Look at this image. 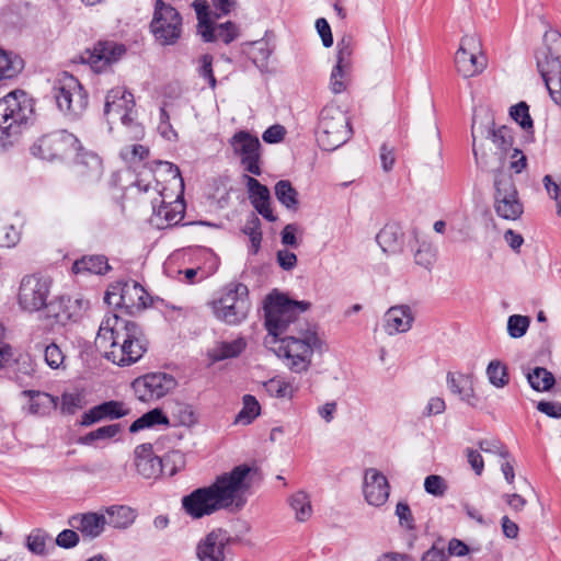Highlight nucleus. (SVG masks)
<instances>
[{
    "instance_id": "obj_10",
    "label": "nucleus",
    "mask_w": 561,
    "mask_h": 561,
    "mask_svg": "<svg viewBox=\"0 0 561 561\" xmlns=\"http://www.w3.org/2000/svg\"><path fill=\"white\" fill-rule=\"evenodd\" d=\"M53 96L58 108L70 118L79 117L88 105V95L72 75L59 73L53 82Z\"/></svg>"
},
{
    "instance_id": "obj_1",
    "label": "nucleus",
    "mask_w": 561,
    "mask_h": 561,
    "mask_svg": "<svg viewBox=\"0 0 561 561\" xmlns=\"http://www.w3.org/2000/svg\"><path fill=\"white\" fill-rule=\"evenodd\" d=\"M256 469L249 465L236 466L216 478L208 486L198 488L182 497V508L193 519L209 516L234 506L241 508L252 488Z\"/></svg>"
},
{
    "instance_id": "obj_37",
    "label": "nucleus",
    "mask_w": 561,
    "mask_h": 561,
    "mask_svg": "<svg viewBox=\"0 0 561 561\" xmlns=\"http://www.w3.org/2000/svg\"><path fill=\"white\" fill-rule=\"evenodd\" d=\"M106 514L108 516L106 524L119 529L128 528L134 524L137 516L133 508L125 505L111 506L106 508Z\"/></svg>"
},
{
    "instance_id": "obj_14",
    "label": "nucleus",
    "mask_w": 561,
    "mask_h": 561,
    "mask_svg": "<svg viewBox=\"0 0 561 561\" xmlns=\"http://www.w3.org/2000/svg\"><path fill=\"white\" fill-rule=\"evenodd\" d=\"M51 282L48 277L37 274L26 275L22 278L18 293L19 306L27 312L48 310L47 302L50 294Z\"/></svg>"
},
{
    "instance_id": "obj_32",
    "label": "nucleus",
    "mask_w": 561,
    "mask_h": 561,
    "mask_svg": "<svg viewBox=\"0 0 561 561\" xmlns=\"http://www.w3.org/2000/svg\"><path fill=\"white\" fill-rule=\"evenodd\" d=\"M21 394L28 398V403L24 409L30 415L44 417L49 415L51 411L56 410L58 407V397H54L47 392L24 390Z\"/></svg>"
},
{
    "instance_id": "obj_5",
    "label": "nucleus",
    "mask_w": 561,
    "mask_h": 561,
    "mask_svg": "<svg viewBox=\"0 0 561 561\" xmlns=\"http://www.w3.org/2000/svg\"><path fill=\"white\" fill-rule=\"evenodd\" d=\"M561 34L549 30L543 35V45L536 54L537 68L551 100L561 105Z\"/></svg>"
},
{
    "instance_id": "obj_52",
    "label": "nucleus",
    "mask_w": 561,
    "mask_h": 561,
    "mask_svg": "<svg viewBox=\"0 0 561 561\" xmlns=\"http://www.w3.org/2000/svg\"><path fill=\"white\" fill-rule=\"evenodd\" d=\"M184 455L179 450L169 451L161 458L162 473L169 477L174 476L181 468L184 467Z\"/></svg>"
},
{
    "instance_id": "obj_48",
    "label": "nucleus",
    "mask_w": 561,
    "mask_h": 561,
    "mask_svg": "<svg viewBox=\"0 0 561 561\" xmlns=\"http://www.w3.org/2000/svg\"><path fill=\"white\" fill-rule=\"evenodd\" d=\"M485 373L489 382L496 388H504L510 382L507 367L500 360H491Z\"/></svg>"
},
{
    "instance_id": "obj_9",
    "label": "nucleus",
    "mask_w": 561,
    "mask_h": 561,
    "mask_svg": "<svg viewBox=\"0 0 561 561\" xmlns=\"http://www.w3.org/2000/svg\"><path fill=\"white\" fill-rule=\"evenodd\" d=\"M352 135L350 118L339 105H325L318 119L317 141L323 150H335Z\"/></svg>"
},
{
    "instance_id": "obj_19",
    "label": "nucleus",
    "mask_w": 561,
    "mask_h": 561,
    "mask_svg": "<svg viewBox=\"0 0 561 561\" xmlns=\"http://www.w3.org/2000/svg\"><path fill=\"white\" fill-rule=\"evenodd\" d=\"M230 145L233 152L240 157L244 170L251 174L260 175L261 144L259 138L249 131L241 130L232 136Z\"/></svg>"
},
{
    "instance_id": "obj_22",
    "label": "nucleus",
    "mask_w": 561,
    "mask_h": 561,
    "mask_svg": "<svg viewBox=\"0 0 561 561\" xmlns=\"http://www.w3.org/2000/svg\"><path fill=\"white\" fill-rule=\"evenodd\" d=\"M362 489L366 503L374 507L386 504L390 495L388 479L376 468L365 470Z\"/></svg>"
},
{
    "instance_id": "obj_40",
    "label": "nucleus",
    "mask_w": 561,
    "mask_h": 561,
    "mask_svg": "<svg viewBox=\"0 0 561 561\" xmlns=\"http://www.w3.org/2000/svg\"><path fill=\"white\" fill-rule=\"evenodd\" d=\"M529 386L538 392L549 391L556 383L554 376L545 367H535L526 375Z\"/></svg>"
},
{
    "instance_id": "obj_60",
    "label": "nucleus",
    "mask_w": 561,
    "mask_h": 561,
    "mask_svg": "<svg viewBox=\"0 0 561 561\" xmlns=\"http://www.w3.org/2000/svg\"><path fill=\"white\" fill-rule=\"evenodd\" d=\"M510 114L523 129L533 128V119L529 115L528 105L525 102H520L517 105L512 106Z\"/></svg>"
},
{
    "instance_id": "obj_20",
    "label": "nucleus",
    "mask_w": 561,
    "mask_h": 561,
    "mask_svg": "<svg viewBox=\"0 0 561 561\" xmlns=\"http://www.w3.org/2000/svg\"><path fill=\"white\" fill-rule=\"evenodd\" d=\"M118 296V300L115 302L121 308L126 309L129 314H134L147 308L150 304V296L146 289L135 280L125 282L118 293L107 291L105 300L111 305L112 297Z\"/></svg>"
},
{
    "instance_id": "obj_11",
    "label": "nucleus",
    "mask_w": 561,
    "mask_h": 561,
    "mask_svg": "<svg viewBox=\"0 0 561 561\" xmlns=\"http://www.w3.org/2000/svg\"><path fill=\"white\" fill-rule=\"evenodd\" d=\"M150 32L156 42L162 46L176 44L183 32L180 12L163 0H156Z\"/></svg>"
},
{
    "instance_id": "obj_49",
    "label": "nucleus",
    "mask_w": 561,
    "mask_h": 561,
    "mask_svg": "<svg viewBox=\"0 0 561 561\" xmlns=\"http://www.w3.org/2000/svg\"><path fill=\"white\" fill-rule=\"evenodd\" d=\"M351 70L352 68H346L335 64L331 71L329 83V88L332 93L340 94L346 90L350 82Z\"/></svg>"
},
{
    "instance_id": "obj_7",
    "label": "nucleus",
    "mask_w": 561,
    "mask_h": 561,
    "mask_svg": "<svg viewBox=\"0 0 561 561\" xmlns=\"http://www.w3.org/2000/svg\"><path fill=\"white\" fill-rule=\"evenodd\" d=\"M33 115L32 100L23 91H13L0 99V151L9 138L16 136L21 126Z\"/></svg>"
},
{
    "instance_id": "obj_50",
    "label": "nucleus",
    "mask_w": 561,
    "mask_h": 561,
    "mask_svg": "<svg viewBox=\"0 0 561 561\" xmlns=\"http://www.w3.org/2000/svg\"><path fill=\"white\" fill-rule=\"evenodd\" d=\"M355 43L351 35H344L336 45V65L352 68Z\"/></svg>"
},
{
    "instance_id": "obj_38",
    "label": "nucleus",
    "mask_w": 561,
    "mask_h": 561,
    "mask_svg": "<svg viewBox=\"0 0 561 561\" xmlns=\"http://www.w3.org/2000/svg\"><path fill=\"white\" fill-rule=\"evenodd\" d=\"M245 347L243 339L218 342L210 351L209 357L213 362H219L238 356Z\"/></svg>"
},
{
    "instance_id": "obj_61",
    "label": "nucleus",
    "mask_w": 561,
    "mask_h": 561,
    "mask_svg": "<svg viewBox=\"0 0 561 561\" xmlns=\"http://www.w3.org/2000/svg\"><path fill=\"white\" fill-rule=\"evenodd\" d=\"M82 408V397L77 392H65L61 396L60 410L64 414H75Z\"/></svg>"
},
{
    "instance_id": "obj_63",
    "label": "nucleus",
    "mask_w": 561,
    "mask_h": 561,
    "mask_svg": "<svg viewBox=\"0 0 561 561\" xmlns=\"http://www.w3.org/2000/svg\"><path fill=\"white\" fill-rule=\"evenodd\" d=\"M396 516L401 527L412 530L414 529V518L411 508L407 502H399L396 506Z\"/></svg>"
},
{
    "instance_id": "obj_23",
    "label": "nucleus",
    "mask_w": 561,
    "mask_h": 561,
    "mask_svg": "<svg viewBox=\"0 0 561 561\" xmlns=\"http://www.w3.org/2000/svg\"><path fill=\"white\" fill-rule=\"evenodd\" d=\"M89 308V301L83 298L61 297L50 301L47 317L54 318L55 322L65 325L70 321H78Z\"/></svg>"
},
{
    "instance_id": "obj_44",
    "label": "nucleus",
    "mask_w": 561,
    "mask_h": 561,
    "mask_svg": "<svg viewBox=\"0 0 561 561\" xmlns=\"http://www.w3.org/2000/svg\"><path fill=\"white\" fill-rule=\"evenodd\" d=\"M23 68V61L15 55L0 49V80L16 76Z\"/></svg>"
},
{
    "instance_id": "obj_17",
    "label": "nucleus",
    "mask_w": 561,
    "mask_h": 561,
    "mask_svg": "<svg viewBox=\"0 0 561 561\" xmlns=\"http://www.w3.org/2000/svg\"><path fill=\"white\" fill-rule=\"evenodd\" d=\"M131 387L138 400L151 402L171 392L176 387V380L165 373H151L136 378Z\"/></svg>"
},
{
    "instance_id": "obj_56",
    "label": "nucleus",
    "mask_w": 561,
    "mask_h": 561,
    "mask_svg": "<svg viewBox=\"0 0 561 561\" xmlns=\"http://www.w3.org/2000/svg\"><path fill=\"white\" fill-rule=\"evenodd\" d=\"M47 539L48 535L45 531L35 529L26 537V547L32 553L43 556L46 552Z\"/></svg>"
},
{
    "instance_id": "obj_28",
    "label": "nucleus",
    "mask_w": 561,
    "mask_h": 561,
    "mask_svg": "<svg viewBox=\"0 0 561 561\" xmlns=\"http://www.w3.org/2000/svg\"><path fill=\"white\" fill-rule=\"evenodd\" d=\"M137 472L146 479L157 478L162 473L161 458L156 456L151 444H141L135 448Z\"/></svg>"
},
{
    "instance_id": "obj_51",
    "label": "nucleus",
    "mask_w": 561,
    "mask_h": 561,
    "mask_svg": "<svg viewBox=\"0 0 561 561\" xmlns=\"http://www.w3.org/2000/svg\"><path fill=\"white\" fill-rule=\"evenodd\" d=\"M119 431L121 427L118 424L105 425L88 433L85 436L81 437L79 442L83 445H90L95 440L111 439L115 437Z\"/></svg>"
},
{
    "instance_id": "obj_18",
    "label": "nucleus",
    "mask_w": 561,
    "mask_h": 561,
    "mask_svg": "<svg viewBox=\"0 0 561 561\" xmlns=\"http://www.w3.org/2000/svg\"><path fill=\"white\" fill-rule=\"evenodd\" d=\"M134 108L135 101L130 92L121 87L108 91L104 104V115L108 123L118 119L124 126H130L135 119Z\"/></svg>"
},
{
    "instance_id": "obj_31",
    "label": "nucleus",
    "mask_w": 561,
    "mask_h": 561,
    "mask_svg": "<svg viewBox=\"0 0 561 561\" xmlns=\"http://www.w3.org/2000/svg\"><path fill=\"white\" fill-rule=\"evenodd\" d=\"M376 242L386 254H399L403 251L404 233L400 225L386 224L376 236Z\"/></svg>"
},
{
    "instance_id": "obj_53",
    "label": "nucleus",
    "mask_w": 561,
    "mask_h": 561,
    "mask_svg": "<svg viewBox=\"0 0 561 561\" xmlns=\"http://www.w3.org/2000/svg\"><path fill=\"white\" fill-rule=\"evenodd\" d=\"M243 232L249 236L250 242H251V252L253 254H256L261 247L262 241V231H261V222L260 219L255 216L252 217L251 220H249L244 228Z\"/></svg>"
},
{
    "instance_id": "obj_3",
    "label": "nucleus",
    "mask_w": 561,
    "mask_h": 561,
    "mask_svg": "<svg viewBox=\"0 0 561 561\" xmlns=\"http://www.w3.org/2000/svg\"><path fill=\"white\" fill-rule=\"evenodd\" d=\"M325 348L323 339L318 333L316 324H300L293 329L291 334L280 339L278 356L283 357L286 367L295 374L307 373L316 352Z\"/></svg>"
},
{
    "instance_id": "obj_46",
    "label": "nucleus",
    "mask_w": 561,
    "mask_h": 561,
    "mask_svg": "<svg viewBox=\"0 0 561 561\" xmlns=\"http://www.w3.org/2000/svg\"><path fill=\"white\" fill-rule=\"evenodd\" d=\"M416 241L417 249L414 252L415 263L424 268H431L436 260V248L426 239Z\"/></svg>"
},
{
    "instance_id": "obj_45",
    "label": "nucleus",
    "mask_w": 561,
    "mask_h": 561,
    "mask_svg": "<svg viewBox=\"0 0 561 561\" xmlns=\"http://www.w3.org/2000/svg\"><path fill=\"white\" fill-rule=\"evenodd\" d=\"M242 404L243 407L237 414L234 422L242 425H249L256 416L260 415L261 407L255 397L251 394H245L243 397Z\"/></svg>"
},
{
    "instance_id": "obj_29",
    "label": "nucleus",
    "mask_w": 561,
    "mask_h": 561,
    "mask_svg": "<svg viewBox=\"0 0 561 561\" xmlns=\"http://www.w3.org/2000/svg\"><path fill=\"white\" fill-rule=\"evenodd\" d=\"M249 198L255 210L268 221H275L276 217L270 205V191L261 184L256 179L245 175Z\"/></svg>"
},
{
    "instance_id": "obj_25",
    "label": "nucleus",
    "mask_w": 561,
    "mask_h": 561,
    "mask_svg": "<svg viewBox=\"0 0 561 561\" xmlns=\"http://www.w3.org/2000/svg\"><path fill=\"white\" fill-rule=\"evenodd\" d=\"M446 382L449 391L457 396L466 404L476 408L479 397L474 390V377L470 374L447 373Z\"/></svg>"
},
{
    "instance_id": "obj_58",
    "label": "nucleus",
    "mask_w": 561,
    "mask_h": 561,
    "mask_svg": "<svg viewBox=\"0 0 561 561\" xmlns=\"http://www.w3.org/2000/svg\"><path fill=\"white\" fill-rule=\"evenodd\" d=\"M44 358L51 369H58L65 362V354L56 343H50L44 347Z\"/></svg>"
},
{
    "instance_id": "obj_34",
    "label": "nucleus",
    "mask_w": 561,
    "mask_h": 561,
    "mask_svg": "<svg viewBox=\"0 0 561 561\" xmlns=\"http://www.w3.org/2000/svg\"><path fill=\"white\" fill-rule=\"evenodd\" d=\"M265 391L272 398L290 400L298 391L295 378L275 376L263 383Z\"/></svg>"
},
{
    "instance_id": "obj_55",
    "label": "nucleus",
    "mask_w": 561,
    "mask_h": 561,
    "mask_svg": "<svg viewBox=\"0 0 561 561\" xmlns=\"http://www.w3.org/2000/svg\"><path fill=\"white\" fill-rule=\"evenodd\" d=\"M20 240V231L7 220L0 219V247H14Z\"/></svg>"
},
{
    "instance_id": "obj_27",
    "label": "nucleus",
    "mask_w": 561,
    "mask_h": 561,
    "mask_svg": "<svg viewBox=\"0 0 561 561\" xmlns=\"http://www.w3.org/2000/svg\"><path fill=\"white\" fill-rule=\"evenodd\" d=\"M472 151L476 163L484 172L492 173L493 178L505 172L506 160L510 158L506 152L497 151L493 147H486L481 152L478 149L477 141H472Z\"/></svg>"
},
{
    "instance_id": "obj_35",
    "label": "nucleus",
    "mask_w": 561,
    "mask_h": 561,
    "mask_svg": "<svg viewBox=\"0 0 561 561\" xmlns=\"http://www.w3.org/2000/svg\"><path fill=\"white\" fill-rule=\"evenodd\" d=\"M154 220L158 227H169L176 225L183 218V206L175 203L161 202V205L156 208L153 205Z\"/></svg>"
},
{
    "instance_id": "obj_13",
    "label": "nucleus",
    "mask_w": 561,
    "mask_h": 561,
    "mask_svg": "<svg viewBox=\"0 0 561 561\" xmlns=\"http://www.w3.org/2000/svg\"><path fill=\"white\" fill-rule=\"evenodd\" d=\"M78 138L66 131L58 130L37 138L30 150L31 153L42 160H62L78 149Z\"/></svg>"
},
{
    "instance_id": "obj_43",
    "label": "nucleus",
    "mask_w": 561,
    "mask_h": 561,
    "mask_svg": "<svg viewBox=\"0 0 561 561\" xmlns=\"http://www.w3.org/2000/svg\"><path fill=\"white\" fill-rule=\"evenodd\" d=\"M275 196L286 208L297 209L298 193L289 181L280 180L275 184Z\"/></svg>"
},
{
    "instance_id": "obj_26",
    "label": "nucleus",
    "mask_w": 561,
    "mask_h": 561,
    "mask_svg": "<svg viewBox=\"0 0 561 561\" xmlns=\"http://www.w3.org/2000/svg\"><path fill=\"white\" fill-rule=\"evenodd\" d=\"M75 152H77V175L85 182H98L103 175V163L100 157L92 151L83 150L79 142Z\"/></svg>"
},
{
    "instance_id": "obj_4",
    "label": "nucleus",
    "mask_w": 561,
    "mask_h": 561,
    "mask_svg": "<svg viewBox=\"0 0 561 561\" xmlns=\"http://www.w3.org/2000/svg\"><path fill=\"white\" fill-rule=\"evenodd\" d=\"M309 301H297L289 299L286 295L277 290L268 294L264 299L265 328L270 335L277 339L282 335L293 333V329L300 324H310L301 321L299 313L309 310Z\"/></svg>"
},
{
    "instance_id": "obj_2",
    "label": "nucleus",
    "mask_w": 561,
    "mask_h": 561,
    "mask_svg": "<svg viewBox=\"0 0 561 561\" xmlns=\"http://www.w3.org/2000/svg\"><path fill=\"white\" fill-rule=\"evenodd\" d=\"M95 343L103 357L118 367L136 364L148 351V341L141 327L116 312H108L103 318Z\"/></svg>"
},
{
    "instance_id": "obj_21",
    "label": "nucleus",
    "mask_w": 561,
    "mask_h": 561,
    "mask_svg": "<svg viewBox=\"0 0 561 561\" xmlns=\"http://www.w3.org/2000/svg\"><path fill=\"white\" fill-rule=\"evenodd\" d=\"M126 53L124 45L115 42H99L92 50L87 49L81 59L89 64L95 72L103 71L107 66L116 62Z\"/></svg>"
},
{
    "instance_id": "obj_57",
    "label": "nucleus",
    "mask_w": 561,
    "mask_h": 561,
    "mask_svg": "<svg viewBox=\"0 0 561 561\" xmlns=\"http://www.w3.org/2000/svg\"><path fill=\"white\" fill-rule=\"evenodd\" d=\"M447 481L438 474H430L424 480V490L436 497H442L447 492Z\"/></svg>"
},
{
    "instance_id": "obj_33",
    "label": "nucleus",
    "mask_w": 561,
    "mask_h": 561,
    "mask_svg": "<svg viewBox=\"0 0 561 561\" xmlns=\"http://www.w3.org/2000/svg\"><path fill=\"white\" fill-rule=\"evenodd\" d=\"M106 523L104 514L93 512L78 514L69 519V525L73 529L89 538L99 537L104 531Z\"/></svg>"
},
{
    "instance_id": "obj_36",
    "label": "nucleus",
    "mask_w": 561,
    "mask_h": 561,
    "mask_svg": "<svg viewBox=\"0 0 561 561\" xmlns=\"http://www.w3.org/2000/svg\"><path fill=\"white\" fill-rule=\"evenodd\" d=\"M111 266L104 255H90L77 260L72 265L75 274H96L103 275L108 272Z\"/></svg>"
},
{
    "instance_id": "obj_62",
    "label": "nucleus",
    "mask_w": 561,
    "mask_h": 561,
    "mask_svg": "<svg viewBox=\"0 0 561 561\" xmlns=\"http://www.w3.org/2000/svg\"><path fill=\"white\" fill-rule=\"evenodd\" d=\"M198 73L205 80H207L209 87L214 90L217 81L213 72V56L205 54L199 58Z\"/></svg>"
},
{
    "instance_id": "obj_64",
    "label": "nucleus",
    "mask_w": 561,
    "mask_h": 561,
    "mask_svg": "<svg viewBox=\"0 0 561 561\" xmlns=\"http://www.w3.org/2000/svg\"><path fill=\"white\" fill-rule=\"evenodd\" d=\"M479 448L488 454H496L503 459L508 458V451L505 449L503 444L497 439H482L479 442Z\"/></svg>"
},
{
    "instance_id": "obj_16",
    "label": "nucleus",
    "mask_w": 561,
    "mask_h": 561,
    "mask_svg": "<svg viewBox=\"0 0 561 561\" xmlns=\"http://www.w3.org/2000/svg\"><path fill=\"white\" fill-rule=\"evenodd\" d=\"M231 536L226 529L215 528L207 533L196 545L198 561H229Z\"/></svg>"
},
{
    "instance_id": "obj_54",
    "label": "nucleus",
    "mask_w": 561,
    "mask_h": 561,
    "mask_svg": "<svg viewBox=\"0 0 561 561\" xmlns=\"http://www.w3.org/2000/svg\"><path fill=\"white\" fill-rule=\"evenodd\" d=\"M530 319L526 316L513 314L507 320V332L513 339L524 336L529 328Z\"/></svg>"
},
{
    "instance_id": "obj_59",
    "label": "nucleus",
    "mask_w": 561,
    "mask_h": 561,
    "mask_svg": "<svg viewBox=\"0 0 561 561\" xmlns=\"http://www.w3.org/2000/svg\"><path fill=\"white\" fill-rule=\"evenodd\" d=\"M215 39H220L225 44H229L238 37V27L232 22H226L213 26Z\"/></svg>"
},
{
    "instance_id": "obj_12",
    "label": "nucleus",
    "mask_w": 561,
    "mask_h": 561,
    "mask_svg": "<svg viewBox=\"0 0 561 561\" xmlns=\"http://www.w3.org/2000/svg\"><path fill=\"white\" fill-rule=\"evenodd\" d=\"M493 187L496 215L506 220L518 219L524 213V206L512 175L496 174L493 179Z\"/></svg>"
},
{
    "instance_id": "obj_47",
    "label": "nucleus",
    "mask_w": 561,
    "mask_h": 561,
    "mask_svg": "<svg viewBox=\"0 0 561 561\" xmlns=\"http://www.w3.org/2000/svg\"><path fill=\"white\" fill-rule=\"evenodd\" d=\"M272 53V47L265 41H257L252 44L251 59L261 72H268V59Z\"/></svg>"
},
{
    "instance_id": "obj_30",
    "label": "nucleus",
    "mask_w": 561,
    "mask_h": 561,
    "mask_svg": "<svg viewBox=\"0 0 561 561\" xmlns=\"http://www.w3.org/2000/svg\"><path fill=\"white\" fill-rule=\"evenodd\" d=\"M124 403L119 401H106L99 405L91 408L84 412L80 424L82 426H91L94 423L104 420H116L127 414Z\"/></svg>"
},
{
    "instance_id": "obj_39",
    "label": "nucleus",
    "mask_w": 561,
    "mask_h": 561,
    "mask_svg": "<svg viewBox=\"0 0 561 561\" xmlns=\"http://www.w3.org/2000/svg\"><path fill=\"white\" fill-rule=\"evenodd\" d=\"M197 15V30L198 34L205 42H214V30L209 19L208 4L205 0H195L193 2Z\"/></svg>"
},
{
    "instance_id": "obj_24",
    "label": "nucleus",
    "mask_w": 561,
    "mask_h": 561,
    "mask_svg": "<svg viewBox=\"0 0 561 561\" xmlns=\"http://www.w3.org/2000/svg\"><path fill=\"white\" fill-rule=\"evenodd\" d=\"M383 330L388 335L405 333L411 330L414 314L408 305L390 307L383 314Z\"/></svg>"
},
{
    "instance_id": "obj_42",
    "label": "nucleus",
    "mask_w": 561,
    "mask_h": 561,
    "mask_svg": "<svg viewBox=\"0 0 561 561\" xmlns=\"http://www.w3.org/2000/svg\"><path fill=\"white\" fill-rule=\"evenodd\" d=\"M158 424L169 425V419L160 409H153L133 422L129 426V432L137 433L141 430L150 428Z\"/></svg>"
},
{
    "instance_id": "obj_8",
    "label": "nucleus",
    "mask_w": 561,
    "mask_h": 561,
    "mask_svg": "<svg viewBox=\"0 0 561 561\" xmlns=\"http://www.w3.org/2000/svg\"><path fill=\"white\" fill-rule=\"evenodd\" d=\"M471 136L473 142L478 138H485L489 140L488 147L502 152H506L510 157V169L515 173H520L527 167L526 156L518 149H513V136L512 131L506 126L494 128V123L491 117H486L485 122H479L478 116H473L471 126Z\"/></svg>"
},
{
    "instance_id": "obj_6",
    "label": "nucleus",
    "mask_w": 561,
    "mask_h": 561,
    "mask_svg": "<svg viewBox=\"0 0 561 561\" xmlns=\"http://www.w3.org/2000/svg\"><path fill=\"white\" fill-rule=\"evenodd\" d=\"M209 305L216 319L228 325H238L248 318L251 310L249 289L242 283H229Z\"/></svg>"
},
{
    "instance_id": "obj_15",
    "label": "nucleus",
    "mask_w": 561,
    "mask_h": 561,
    "mask_svg": "<svg viewBox=\"0 0 561 561\" xmlns=\"http://www.w3.org/2000/svg\"><path fill=\"white\" fill-rule=\"evenodd\" d=\"M455 65L463 78H472L486 67L485 57L481 51V41L477 34H467L460 41L455 54Z\"/></svg>"
},
{
    "instance_id": "obj_41",
    "label": "nucleus",
    "mask_w": 561,
    "mask_h": 561,
    "mask_svg": "<svg viewBox=\"0 0 561 561\" xmlns=\"http://www.w3.org/2000/svg\"><path fill=\"white\" fill-rule=\"evenodd\" d=\"M289 506L295 512L297 522H306L312 515V505L309 495L305 491H298L289 497Z\"/></svg>"
}]
</instances>
